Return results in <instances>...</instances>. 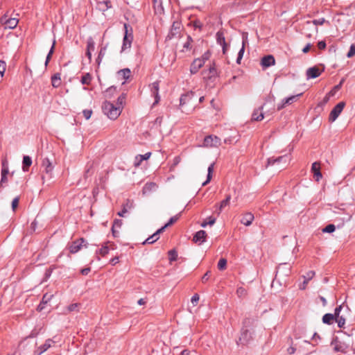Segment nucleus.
<instances>
[{"mask_svg":"<svg viewBox=\"0 0 355 355\" xmlns=\"http://www.w3.org/2000/svg\"><path fill=\"white\" fill-rule=\"evenodd\" d=\"M103 111L110 119L115 120L121 114V106L114 105L110 102L105 101L103 105Z\"/></svg>","mask_w":355,"mask_h":355,"instance_id":"obj_1","label":"nucleus"},{"mask_svg":"<svg viewBox=\"0 0 355 355\" xmlns=\"http://www.w3.org/2000/svg\"><path fill=\"white\" fill-rule=\"evenodd\" d=\"M291 160L290 155H284L282 156H280L277 158L274 157H270L268 159V166L271 165L274 166L275 164L279 165V166L277 167V169H282L285 168L290 161Z\"/></svg>","mask_w":355,"mask_h":355,"instance_id":"obj_2","label":"nucleus"},{"mask_svg":"<svg viewBox=\"0 0 355 355\" xmlns=\"http://www.w3.org/2000/svg\"><path fill=\"white\" fill-rule=\"evenodd\" d=\"M42 166L44 168V174L42 176V179L43 182H44L46 180H50L52 178L53 166L48 158H44L42 160Z\"/></svg>","mask_w":355,"mask_h":355,"instance_id":"obj_3","label":"nucleus"},{"mask_svg":"<svg viewBox=\"0 0 355 355\" xmlns=\"http://www.w3.org/2000/svg\"><path fill=\"white\" fill-rule=\"evenodd\" d=\"M331 345L334 347V351L335 352H341L343 354L347 353L349 347L348 344L340 340L337 337L332 340Z\"/></svg>","mask_w":355,"mask_h":355,"instance_id":"obj_4","label":"nucleus"},{"mask_svg":"<svg viewBox=\"0 0 355 355\" xmlns=\"http://www.w3.org/2000/svg\"><path fill=\"white\" fill-rule=\"evenodd\" d=\"M194 96L193 92H188L185 94L182 95L180 99V105L182 107V112H187L189 110H184V105L187 104L190 105V109L192 110L194 107V105L192 103V99Z\"/></svg>","mask_w":355,"mask_h":355,"instance_id":"obj_5","label":"nucleus"},{"mask_svg":"<svg viewBox=\"0 0 355 355\" xmlns=\"http://www.w3.org/2000/svg\"><path fill=\"white\" fill-rule=\"evenodd\" d=\"M182 27L181 24H173L172 28L166 36V40H172L173 38H179L182 35Z\"/></svg>","mask_w":355,"mask_h":355,"instance_id":"obj_6","label":"nucleus"},{"mask_svg":"<svg viewBox=\"0 0 355 355\" xmlns=\"http://www.w3.org/2000/svg\"><path fill=\"white\" fill-rule=\"evenodd\" d=\"M345 106V103L341 101L338 103L331 111L329 116V121H334L338 117L340 114L342 112L343 108Z\"/></svg>","mask_w":355,"mask_h":355,"instance_id":"obj_7","label":"nucleus"},{"mask_svg":"<svg viewBox=\"0 0 355 355\" xmlns=\"http://www.w3.org/2000/svg\"><path fill=\"white\" fill-rule=\"evenodd\" d=\"M140 16V12L137 10L128 8L125 10L124 12V18L129 22H134L135 21L139 20Z\"/></svg>","mask_w":355,"mask_h":355,"instance_id":"obj_8","label":"nucleus"},{"mask_svg":"<svg viewBox=\"0 0 355 355\" xmlns=\"http://www.w3.org/2000/svg\"><path fill=\"white\" fill-rule=\"evenodd\" d=\"M203 144L206 147L218 146L220 145V139L216 136H207L204 139Z\"/></svg>","mask_w":355,"mask_h":355,"instance_id":"obj_9","label":"nucleus"},{"mask_svg":"<svg viewBox=\"0 0 355 355\" xmlns=\"http://www.w3.org/2000/svg\"><path fill=\"white\" fill-rule=\"evenodd\" d=\"M116 248V245L114 243L107 241L104 243L102 245L101 248H100L96 253L100 254L101 256L104 257L107 255L110 250H113Z\"/></svg>","mask_w":355,"mask_h":355,"instance_id":"obj_10","label":"nucleus"},{"mask_svg":"<svg viewBox=\"0 0 355 355\" xmlns=\"http://www.w3.org/2000/svg\"><path fill=\"white\" fill-rule=\"evenodd\" d=\"M124 28L125 31V34L123 37L122 51H124L127 49H130L131 46L132 40V34L131 33L128 34V24H124Z\"/></svg>","mask_w":355,"mask_h":355,"instance_id":"obj_11","label":"nucleus"},{"mask_svg":"<svg viewBox=\"0 0 355 355\" xmlns=\"http://www.w3.org/2000/svg\"><path fill=\"white\" fill-rule=\"evenodd\" d=\"M216 41L222 46L223 54H225L227 49V44L225 42L224 31L220 30L217 32Z\"/></svg>","mask_w":355,"mask_h":355,"instance_id":"obj_12","label":"nucleus"},{"mask_svg":"<svg viewBox=\"0 0 355 355\" xmlns=\"http://www.w3.org/2000/svg\"><path fill=\"white\" fill-rule=\"evenodd\" d=\"M324 71V69H320L317 66L310 67L306 70V78H307V79L315 78L318 77L321 74L322 71Z\"/></svg>","mask_w":355,"mask_h":355,"instance_id":"obj_13","label":"nucleus"},{"mask_svg":"<svg viewBox=\"0 0 355 355\" xmlns=\"http://www.w3.org/2000/svg\"><path fill=\"white\" fill-rule=\"evenodd\" d=\"M55 341L52 339H47L45 341V343L41 346H40L35 351V355H41L42 353L46 352L50 347H53L55 344Z\"/></svg>","mask_w":355,"mask_h":355,"instance_id":"obj_14","label":"nucleus"},{"mask_svg":"<svg viewBox=\"0 0 355 355\" xmlns=\"http://www.w3.org/2000/svg\"><path fill=\"white\" fill-rule=\"evenodd\" d=\"M84 243L85 240L83 238L72 242L69 246L70 252L76 253L78 252L81 249V247L83 245Z\"/></svg>","mask_w":355,"mask_h":355,"instance_id":"obj_15","label":"nucleus"},{"mask_svg":"<svg viewBox=\"0 0 355 355\" xmlns=\"http://www.w3.org/2000/svg\"><path fill=\"white\" fill-rule=\"evenodd\" d=\"M150 92L152 95L155 97V103L153 105L158 103L160 100V96L159 95V82L156 81L150 85Z\"/></svg>","mask_w":355,"mask_h":355,"instance_id":"obj_16","label":"nucleus"},{"mask_svg":"<svg viewBox=\"0 0 355 355\" xmlns=\"http://www.w3.org/2000/svg\"><path fill=\"white\" fill-rule=\"evenodd\" d=\"M275 64V58L272 55H266L261 60V65L263 68H267Z\"/></svg>","mask_w":355,"mask_h":355,"instance_id":"obj_17","label":"nucleus"},{"mask_svg":"<svg viewBox=\"0 0 355 355\" xmlns=\"http://www.w3.org/2000/svg\"><path fill=\"white\" fill-rule=\"evenodd\" d=\"M311 171L313 173L314 178L317 182H318L322 177L320 172V162H315L313 163L311 166Z\"/></svg>","mask_w":355,"mask_h":355,"instance_id":"obj_18","label":"nucleus"},{"mask_svg":"<svg viewBox=\"0 0 355 355\" xmlns=\"http://www.w3.org/2000/svg\"><path fill=\"white\" fill-rule=\"evenodd\" d=\"M164 231V227H161L160 229L157 230V232H155L153 235H151L148 239H146V241H144L142 244L145 245L146 243H148V244L154 243L156 241H157L159 239V234L162 233Z\"/></svg>","mask_w":355,"mask_h":355,"instance_id":"obj_19","label":"nucleus"},{"mask_svg":"<svg viewBox=\"0 0 355 355\" xmlns=\"http://www.w3.org/2000/svg\"><path fill=\"white\" fill-rule=\"evenodd\" d=\"M204 60L200 58L193 60L191 65L190 71L191 73H196L203 66Z\"/></svg>","mask_w":355,"mask_h":355,"instance_id":"obj_20","label":"nucleus"},{"mask_svg":"<svg viewBox=\"0 0 355 355\" xmlns=\"http://www.w3.org/2000/svg\"><path fill=\"white\" fill-rule=\"evenodd\" d=\"M254 219V215L251 212H247L243 214L241 223L245 226H250Z\"/></svg>","mask_w":355,"mask_h":355,"instance_id":"obj_21","label":"nucleus"},{"mask_svg":"<svg viewBox=\"0 0 355 355\" xmlns=\"http://www.w3.org/2000/svg\"><path fill=\"white\" fill-rule=\"evenodd\" d=\"M252 339V334L248 329H243L239 338V341L242 344L248 343Z\"/></svg>","mask_w":355,"mask_h":355,"instance_id":"obj_22","label":"nucleus"},{"mask_svg":"<svg viewBox=\"0 0 355 355\" xmlns=\"http://www.w3.org/2000/svg\"><path fill=\"white\" fill-rule=\"evenodd\" d=\"M206 236H207V234H206L205 231L200 230L195 234V235L193 238V241L195 243H199L200 244H201L205 241Z\"/></svg>","mask_w":355,"mask_h":355,"instance_id":"obj_23","label":"nucleus"},{"mask_svg":"<svg viewBox=\"0 0 355 355\" xmlns=\"http://www.w3.org/2000/svg\"><path fill=\"white\" fill-rule=\"evenodd\" d=\"M264 118L263 112V106H261L258 109L254 110L252 114V120L259 121H261Z\"/></svg>","mask_w":355,"mask_h":355,"instance_id":"obj_24","label":"nucleus"},{"mask_svg":"<svg viewBox=\"0 0 355 355\" xmlns=\"http://www.w3.org/2000/svg\"><path fill=\"white\" fill-rule=\"evenodd\" d=\"M230 200H231V196L227 195L226 198L225 200H223V201H221V202L220 203L219 205H216V207H217L216 212H217L218 215H219L220 214V212L222 211V210L223 209L224 207H225L227 205H228L230 204Z\"/></svg>","mask_w":355,"mask_h":355,"instance_id":"obj_25","label":"nucleus"},{"mask_svg":"<svg viewBox=\"0 0 355 355\" xmlns=\"http://www.w3.org/2000/svg\"><path fill=\"white\" fill-rule=\"evenodd\" d=\"M157 187V186L155 183L148 182L144 185V187L143 188V190H142L143 193L148 194L151 191H154L156 190Z\"/></svg>","mask_w":355,"mask_h":355,"instance_id":"obj_26","label":"nucleus"},{"mask_svg":"<svg viewBox=\"0 0 355 355\" xmlns=\"http://www.w3.org/2000/svg\"><path fill=\"white\" fill-rule=\"evenodd\" d=\"M151 153H146L144 155H139L136 157L135 159L136 162L135 163V165L136 166H138L140 165L141 162L144 160H147L150 157Z\"/></svg>","mask_w":355,"mask_h":355,"instance_id":"obj_27","label":"nucleus"},{"mask_svg":"<svg viewBox=\"0 0 355 355\" xmlns=\"http://www.w3.org/2000/svg\"><path fill=\"white\" fill-rule=\"evenodd\" d=\"M246 42H247V37L243 35V44H242V47L240 49V51H239L238 57H237V60H236V62L238 64L240 63V61H241V60L242 59V58L243 56V53H244V51H245V44Z\"/></svg>","mask_w":355,"mask_h":355,"instance_id":"obj_28","label":"nucleus"},{"mask_svg":"<svg viewBox=\"0 0 355 355\" xmlns=\"http://www.w3.org/2000/svg\"><path fill=\"white\" fill-rule=\"evenodd\" d=\"M22 164H23V166H22L23 171H28V168L32 164L31 158L28 155L24 156Z\"/></svg>","mask_w":355,"mask_h":355,"instance_id":"obj_29","label":"nucleus"},{"mask_svg":"<svg viewBox=\"0 0 355 355\" xmlns=\"http://www.w3.org/2000/svg\"><path fill=\"white\" fill-rule=\"evenodd\" d=\"M51 84L53 87H58L61 85V78L59 73H55L51 77Z\"/></svg>","mask_w":355,"mask_h":355,"instance_id":"obj_30","label":"nucleus"},{"mask_svg":"<svg viewBox=\"0 0 355 355\" xmlns=\"http://www.w3.org/2000/svg\"><path fill=\"white\" fill-rule=\"evenodd\" d=\"M131 74V71L128 68L121 69L118 71V76H121L124 80H128Z\"/></svg>","mask_w":355,"mask_h":355,"instance_id":"obj_31","label":"nucleus"},{"mask_svg":"<svg viewBox=\"0 0 355 355\" xmlns=\"http://www.w3.org/2000/svg\"><path fill=\"white\" fill-rule=\"evenodd\" d=\"M317 24H312L311 26L309 28H307V32H305V35L308 37H311L314 34L317 33L318 32V28L316 26Z\"/></svg>","mask_w":355,"mask_h":355,"instance_id":"obj_32","label":"nucleus"},{"mask_svg":"<svg viewBox=\"0 0 355 355\" xmlns=\"http://www.w3.org/2000/svg\"><path fill=\"white\" fill-rule=\"evenodd\" d=\"M98 8L103 11L112 7L111 2L108 0L101 1L98 3Z\"/></svg>","mask_w":355,"mask_h":355,"instance_id":"obj_33","label":"nucleus"},{"mask_svg":"<svg viewBox=\"0 0 355 355\" xmlns=\"http://www.w3.org/2000/svg\"><path fill=\"white\" fill-rule=\"evenodd\" d=\"M335 320L334 315L331 313H326L322 317V322L325 324H331Z\"/></svg>","mask_w":355,"mask_h":355,"instance_id":"obj_34","label":"nucleus"},{"mask_svg":"<svg viewBox=\"0 0 355 355\" xmlns=\"http://www.w3.org/2000/svg\"><path fill=\"white\" fill-rule=\"evenodd\" d=\"M214 163H212L208 167L207 180L202 183V186H205L207 183H209L210 182V180L212 178V173L214 171Z\"/></svg>","mask_w":355,"mask_h":355,"instance_id":"obj_35","label":"nucleus"},{"mask_svg":"<svg viewBox=\"0 0 355 355\" xmlns=\"http://www.w3.org/2000/svg\"><path fill=\"white\" fill-rule=\"evenodd\" d=\"M290 268L287 267L286 263H283L279 265V266L277 268V272H276V278L278 275H280L284 272L289 271Z\"/></svg>","mask_w":355,"mask_h":355,"instance_id":"obj_36","label":"nucleus"},{"mask_svg":"<svg viewBox=\"0 0 355 355\" xmlns=\"http://www.w3.org/2000/svg\"><path fill=\"white\" fill-rule=\"evenodd\" d=\"M344 307H345V305L343 304L335 309L334 314L335 318H338L341 315H340V313ZM345 308H346V311L347 312H349V309L348 306L346 305Z\"/></svg>","mask_w":355,"mask_h":355,"instance_id":"obj_37","label":"nucleus"},{"mask_svg":"<svg viewBox=\"0 0 355 355\" xmlns=\"http://www.w3.org/2000/svg\"><path fill=\"white\" fill-rule=\"evenodd\" d=\"M95 49V42L92 37L87 40V50L94 51Z\"/></svg>","mask_w":355,"mask_h":355,"instance_id":"obj_38","label":"nucleus"},{"mask_svg":"<svg viewBox=\"0 0 355 355\" xmlns=\"http://www.w3.org/2000/svg\"><path fill=\"white\" fill-rule=\"evenodd\" d=\"M344 81H345V79L343 78L340 80V82L339 83V84H338L337 85L334 86V88L329 92V96H334L335 94L341 88Z\"/></svg>","mask_w":355,"mask_h":355,"instance_id":"obj_39","label":"nucleus"},{"mask_svg":"<svg viewBox=\"0 0 355 355\" xmlns=\"http://www.w3.org/2000/svg\"><path fill=\"white\" fill-rule=\"evenodd\" d=\"M155 9L157 13L161 14L163 11L162 1L161 0H154Z\"/></svg>","mask_w":355,"mask_h":355,"instance_id":"obj_40","label":"nucleus"},{"mask_svg":"<svg viewBox=\"0 0 355 355\" xmlns=\"http://www.w3.org/2000/svg\"><path fill=\"white\" fill-rule=\"evenodd\" d=\"M116 88L114 86L109 87L105 92V96L107 98H112L113 94L116 92Z\"/></svg>","mask_w":355,"mask_h":355,"instance_id":"obj_41","label":"nucleus"},{"mask_svg":"<svg viewBox=\"0 0 355 355\" xmlns=\"http://www.w3.org/2000/svg\"><path fill=\"white\" fill-rule=\"evenodd\" d=\"M91 80H92V76L89 73H87L85 74L84 76H83V77L81 78L80 82L83 85H89L91 83Z\"/></svg>","mask_w":355,"mask_h":355,"instance_id":"obj_42","label":"nucleus"},{"mask_svg":"<svg viewBox=\"0 0 355 355\" xmlns=\"http://www.w3.org/2000/svg\"><path fill=\"white\" fill-rule=\"evenodd\" d=\"M335 320L338 323V326L339 327H343L345 323V315L342 314L340 316L335 318Z\"/></svg>","mask_w":355,"mask_h":355,"instance_id":"obj_43","label":"nucleus"},{"mask_svg":"<svg viewBox=\"0 0 355 355\" xmlns=\"http://www.w3.org/2000/svg\"><path fill=\"white\" fill-rule=\"evenodd\" d=\"M301 96V94H297V95L291 96L288 98H286L284 99V101H285V103H286V105H291L293 102L296 101L298 96Z\"/></svg>","mask_w":355,"mask_h":355,"instance_id":"obj_44","label":"nucleus"},{"mask_svg":"<svg viewBox=\"0 0 355 355\" xmlns=\"http://www.w3.org/2000/svg\"><path fill=\"white\" fill-rule=\"evenodd\" d=\"M55 41H53V45L46 56V61H45V66H47L49 60H51V58L54 52V48H55Z\"/></svg>","mask_w":355,"mask_h":355,"instance_id":"obj_45","label":"nucleus"},{"mask_svg":"<svg viewBox=\"0 0 355 355\" xmlns=\"http://www.w3.org/2000/svg\"><path fill=\"white\" fill-rule=\"evenodd\" d=\"M227 266V260L225 259H220L218 263V268L220 270H225Z\"/></svg>","mask_w":355,"mask_h":355,"instance_id":"obj_46","label":"nucleus"},{"mask_svg":"<svg viewBox=\"0 0 355 355\" xmlns=\"http://www.w3.org/2000/svg\"><path fill=\"white\" fill-rule=\"evenodd\" d=\"M122 225V220H119V219H115L114 221V224H113V226H112V234L114 235V236H116V232L114 230V227H120Z\"/></svg>","mask_w":355,"mask_h":355,"instance_id":"obj_47","label":"nucleus"},{"mask_svg":"<svg viewBox=\"0 0 355 355\" xmlns=\"http://www.w3.org/2000/svg\"><path fill=\"white\" fill-rule=\"evenodd\" d=\"M80 304L78 303L71 304L67 306V311L69 312L78 311V307Z\"/></svg>","mask_w":355,"mask_h":355,"instance_id":"obj_48","label":"nucleus"},{"mask_svg":"<svg viewBox=\"0 0 355 355\" xmlns=\"http://www.w3.org/2000/svg\"><path fill=\"white\" fill-rule=\"evenodd\" d=\"M336 230L335 225L333 224H329L327 225L323 230V232L331 233L334 232Z\"/></svg>","mask_w":355,"mask_h":355,"instance_id":"obj_49","label":"nucleus"},{"mask_svg":"<svg viewBox=\"0 0 355 355\" xmlns=\"http://www.w3.org/2000/svg\"><path fill=\"white\" fill-rule=\"evenodd\" d=\"M169 260L171 261H175L178 257V253L175 250H171L168 252Z\"/></svg>","mask_w":355,"mask_h":355,"instance_id":"obj_50","label":"nucleus"},{"mask_svg":"<svg viewBox=\"0 0 355 355\" xmlns=\"http://www.w3.org/2000/svg\"><path fill=\"white\" fill-rule=\"evenodd\" d=\"M192 38L191 36H187V41L184 44L182 51L184 50H189L191 49V42H192Z\"/></svg>","mask_w":355,"mask_h":355,"instance_id":"obj_51","label":"nucleus"},{"mask_svg":"<svg viewBox=\"0 0 355 355\" xmlns=\"http://www.w3.org/2000/svg\"><path fill=\"white\" fill-rule=\"evenodd\" d=\"M53 297V294L46 293L42 297V302L43 304H47L52 299Z\"/></svg>","mask_w":355,"mask_h":355,"instance_id":"obj_52","label":"nucleus"},{"mask_svg":"<svg viewBox=\"0 0 355 355\" xmlns=\"http://www.w3.org/2000/svg\"><path fill=\"white\" fill-rule=\"evenodd\" d=\"M2 165L1 175H8L9 171L6 161H3Z\"/></svg>","mask_w":355,"mask_h":355,"instance_id":"obj_53","label":"nucleus"},{"mask_svg":"<svg viewBox=\"0 0 355 355\" xmlns=\"http://www.w3.org/2000/svg\"><path fill=\"white\" fill-rule=\"evenodd\" d=\"M125 98V94H122L117 98L116 105L121 106V109H122V105H123V104L124 103Z\"/></svg>","mask_w":355,"mask_h":355,"instance_id":"obj_54","label":"nucleus"},{"mask_svg":"<svg viewBox=\"0 0 355 355\" xmlns=\"http://www.w3.org/2000/svg\"><path fill=\"white\" fill-rule=\"evenodd\" d=\"M6 69V62L3 60H0V74H1V78L3 76Z\"/></svg>","mask_w":355,"mask_h":355,"instance_id":"obj_55","label":"nucleus"},{"mask_svg":"<svg viewBox=\"0 0 355 355\" xmlns=\"http://www.w3.org/2000/svg\"><path fill=\"white\" fill-rule=\"evenodd\" d=\"M354 55H355V44H353L350 46V49L347 54V57L349 58H352Z\"/></svg>","mask_w":355,"mask_h":355,"instance_id":"obj_56","label":"nucleus"},{"mask_svg":"<svg viewBox=\"0 0 355 355\" xmlns=\"http://www.w3.org/2000/svg\"><path fill=\"white\" fill-rule=\"evenodd\" d=\"M178 219V216L171 217L170 218V220H168V222L164 226H163L162 227H164V230H165L167 227L171 225L175 222H176Z\"/></svg>","mask_w":355,"mask_h":355,"instance_id":"obj_57","label":"nucleus"},{"mask_svg":"<svg viewBox=\"0 0 355 355\" xmlns=\"http://www.w3.org/2000/svg\"><path fill=\"white\" fill-rule=\"evenodd\" d=\"M209 78H211L213 76H216L217 75L216 69L214 65L211 66L209 69Z\"/></svg>","mask_w":355,"mask_h":355,"instance_id":"obj_58","label":"nucleus"},{"mask_svg":"<svg viewBox=\"0 0 355 355\" xmlns=\"http://www.w3.org/2000/svg\"><path fill=\"white\" fill-rule=\"evenodd\" d=\"M19 198L16 197L12 202V209L15 211L19 205Z\"/></svg>","mask_w":355,"mask_h":355,"instance_id":"obj_59","label":"nucleus"},{"mask_svg":"<svg viewBox=\"0 0 355 355\" xmlns=\"http://www.w3.org/2000/svg\"><path fill=\"white\" fill-rule=\"evenodd\" d=\"M83 115L86 119H89L92 114V111L91 110H85L83 112Z\"/></svg>","mask_w":355,"mask_h":355,"instance_id":"obj_60","label":"nucleus"},{"mask_svg":"<svg viewBox=\"0 0 355 355\" xmlns=\"http://www.w3.org/2000/svg\"><path fill=\"white\" fill-rule=\"evenodd\" d=\"M314 275L315 272L313 271H309L306 274V275L304 276V278L309 281L313 277Z\"/></svg>","mask_w":355,"mask_h":355,"instance_id":"obj_61","label":"nucleus"},{"mask_svg":"<svg viewBox=\"0 0 355 355\" xmlns=\"http://www.w3.org/2000/svg\"><path fill=\"white\" fill-rule=\"evenodd\" d=\"M199 295L198 294H195L192 297H191V303L196 306L198 303V302L199 301Z\"/></svg>","mask_w":355,"mask_h":355,"instance_id":"obj_62","label":"nucleus"},{"mask_svg":"<svg viewBox=\"0 0 355 355\" xmlns=\"http://www.w3.org/2000/svg\"><path fill=\"white\" fill-rule=\"evenodd\" d=\"M236 293H237V295L241 297V296H243V295H245V293H246V291L242 288V287H240L237 289L236 291Z\"/></svg>","mask_w":355,"mask_h":355,"instance_id":"obj_63","label":"nucleus"},{"mask_svg":"<svg viewBox=\"0 0 355 355\" xmlns=\"http://www.w3.org/2000/svg\"><path fill=\"white\" fill-rule=\"evenodd\" d=\"M126 206H128V204L126 205H124L123 209L121 211L118 212V215L119 216L123 217L125 216V214H126L128 212Z\"/></svg>","mask_w":355,"mask_h":355,"instance_id":"obj_64","label":"nucleus"}]
</instances>
